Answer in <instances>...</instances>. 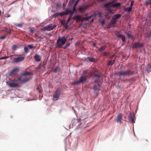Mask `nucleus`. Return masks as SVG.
<instances>
[{
	"label": "nucleus",
	"mask_w": 151,
	"mask_h": 151,
	"mask_svg": "<svg viewBox=\"0 0 151 151\" xmlns=\"http://www.w3.org/2000/svg\"><path fill=\"white\" fill-rule=\"evenodd\" d=\"M151 37V30L147 33L146 37L149 38Z\"/></svg>",
	"instance_id": "nucleus-31"
},
{
	"label": "nucleus",
	"mask_w": 151,
	"mask_h": 151,
	"mask_svg": "<svg viewBox=\"0 0 151 151\" xmlns=\"http://www.w3.org/2000/svg\"><path fill=\"white\" fill-rule=\"evenodd\" d=\"M70 45V42H67L65 44V46H64L63 48L64 49H66Z\"/></svg>",
	"instance_id": "nucleus-29"
},
{
	"label": "nucleus",
	"mask_w": 151,
	"mask_h": 151,
	"mask_svg": "<svg viewBox=\"0 0 151 151\" xmlns=\"http://www.w3.org/2000/svg\"><path fill=\"white\" fill-rule=\"evenodd\" d=\"M85 61H90L91 62H95V60L93 58L90 57H88L85 59Z\"/></svg>",
	"instance_id": "nucleus-18"
},
{
	"label": "nucleus",
	"mask_w": 151,
	"mask_h": 151,
	"mask_svg": "<svg viewBox=\"0 0 151 151\" xmlns=\"http://www.w3.org/2000/svg\"><path fill=\"white\" fill-rule=\"evenodd\" d=\"M74 12H73L71 10H70V12H69V16L70 17H72L73 14Z\"/></svg>",
	"instance_id": "nucleus-44"
},
{
	"label": "nucleus",
	"mask_w": 151,
	"mask_h": 151,
	"mask_svg": "<svg viewBox=\"0 0 151 151\" xmlns=\"http://www.w3.org/2000/svg\"><path fill=\"white\" fill-rule=\"evenodd\" d=\"M91 16H89L88 17H87L86 18H85V20H86V21H89L90 19H91Z\"/></svg>",
	"instance_id": "nucleus-46"
},
{
	"label": "nucleus",
	"mask_w": 151,
	"mask_h": 151,
	"mask_svg": "<svg viewBox=\"0 0 151 151\" xmlns=\"http://www.w3.org/2000/svg\"><path fill=\"white\" fill-rule=\"evenodd\" d=\"M116 74L120 77L122 76L123 77L125 76L124 71L122 70L119 71L116 73Z\"/></svg>",
	"instance_id": "nucleus-16"
},
{
	"label": "nucleus",
	"mask_w": 151,
	"mask_h": 151,
	"mask_svg": "<svg viewBox=\"0 0 151 151\" xmlns=\"http://www.w3.org/2000/svg\"><path fill=\"white\" fill-rule=\"evenodd\" d=\"M116 58L115 57L113 60H109L107 62V64L108 65H112L115 63Z\"/></svg>",
	"instance_id": "nucleus-17"
},
{
	"label": "nucleus",
	"mask_w": 151,
	"mask_h": 151,
	"mask_svg": "<svg viewBox=\"0 0 151 151\" xmlns=\"http://www.w3.org/2000/svg\"><path fill=\"white\" fill-rule=\"evenodd\" d=\"M23 24L22 23L19 24L15 25V26L17 27H22Z\"/></svg>",
	"instance_id": "nucleus-41"
},
{
	"label": "nucleus",
	"mask_w": 151,
	"mask_h": 151,
	"mask_svg": "<svg viewBox=\"0 0 151 151\" xmlns=\"http://www.w3.org/2000/svg\"><path fill=\"white\" fill-rule=\"evenodd\" d=\"M60 22L62 25H63V26L65 25L66 24L65 23V20H60Z\"/></svg>",
	"instance_id": "nucleus-33"
},
{
	"label": "nucleus",
	"mask_w": 151,
	"mask_h": 151,
	"mask_svg": "<svg viewBox=\"0 0 151 151\" xmlns=\"http://www.w3.org/2000/svg\"><path fill=\"white\" fill-rule=\"evenodd\" d=\"M24 56H21L20 55L19 57L17 58H14L13 59V62L14 63H18L23 61L24 59Z\"/></svg>",
	"instance_id": "nucleus-8"
},
{
	"label": "nucleus",
	"mask_w": 151,
	"mask_h": 151,
	"mask_svg": "<svg viewBox=\"0 0 151 151\" xmlns=\"http://www.w3.org/2000/svg\"><path fill=\"white\" fill-rule=\"evenodd\" d=\"M104 17L105 19L109 20L111 17V15L109 14V13H107L105 14Z\"/></svg>",
	"instance_id": "nucleus-26"
},
{
	"label": "nucleus",
	"mask_w": 151,
	"mask_h": 151,
	"mask_svg": "<svg viewBox=\"0 0 151 151\" xmlns=\"http://www.w3.org/2000/svg\"><path fill=\"white\" fill-rule=\"evenodd\" d=\"M105 22L104 20H102L101 22V24L102 25H103L105 24Z\"/></svg>",
	"instance_id": "nucleus-53"
},
{
	"label": "nucleus",
	"mask_w": 151,
	"mask_h": 151,
	"mask_svg": "<svg viewBox=\"0 0 151 151\" xmlns=\"http://www.w3.org/2000/svg\"><path fill=\"white\" fill-rule=\"evenodd\" d=\"M121 5V4L119 3H117L115 4H113L111 6L114 7H119Z\"/></svg>",
	"instance_id": "nucleus-23"
},
{
	"label": "nucleus",
	"mask_w": 151,
	"mask_h": 151,
	"mask_svg": "<svg viewBox=\"0 0 151 151\" xmlns=\"http://www.w3.org/2000/svg\"><path fill=\"white\" fill-rule=\"evenodd\" d=\"M125 33L127 35L128 37L131 38L132 39L133 38V36L129 32H125Z\"/></svg>",
	"instance_id": "nucleus-28"
},
{
	"label": "nucleus",
	"mask_w": 151,
	"mask_h": 151,
	"mask_svg": "<svg viewBox=\"0 0 151 151\" xmlns=\"http://www.w3.org/2000/svg\"><path fill=\"white\" fill-rule=\"evenodd\" d=\"M106 48V46L105 45H103L102 46L101 48H99V51L101 52L104 50Z\"/></svg>",
	"instance_id": "nucleus-25"
},
{
	"label": "nucleus",
	"mask_w": 151,
	"mask_h": 151,
	"mask_svg": "<svg viewBox=\"0 0 151 151\" xmlns=\"http://www.w3.org/2000/svg\"><path fill=\"white\" fill-rule=\"evenodd\" d=\"M76 5H74L73 6V10L72 11L73 12H75L76 11Z\"/></svg>",
	"instance_id": "nucleus-48"
},
{
	"label": "nucleus",
	"mask_w": 151,
	"mask_h": 151,
	"mask_svg": "<svg viewBox=\"0 0 151 151\" xmlns=\"http://www.w3.org/2000/svg\"><path fill=\"white\" fill-rule=\"evenodd\" d=\"M24 50L26 53H27L28 52V47H24Z\"/></svg>",
	"instance_id": "nucleus-32"
},
{
	"label": "nucleus",
	"mask_w": 151,
	"mask_h": 151,
	"mask_svg": "<svg viewBox=\"0 0 151 151\" xmlns=\"http://www.w3.org/2000/svg\"><path fill=\"white\" fill-rule=\"evenodd\" d=\"M125 76H129L134 74V72L132 70H128L124 71Z\"/></svg>",
	"instance_id": "nucleus-14"
},
{
	"label": "nucleus",
	"mask_w": 151,
	"mask_h": 151,
	"mask_svg": "<svg viewBox=\"0 0 151 151\" xmlns=\"http://www.w3.org/2000/svg\"><path fill=\"white\" fill-rule=\"evenodd\" d=\"M146 4L147 5H148V4H150V0L147 1L146 2Z\"/></svg>",
	"instance_id": "nucleus-55"
},
{
	"label": "nucleus",
	"mask_w": 151,
	"mask_h": 151,
	"mask_svg": "<svg viewBox=\"0 0 151 151\" xmlns=\"http://www.w3.org/2000/svg\"><path fill=\"white\" fill-rule=\"evenodd\" d=\"M63 26L65 27V29H67L68 27V24H65V25H64Z\"/></svg>",
	"instance_id": "nucleus-58"
},
{
	"label": "nucleus",
	"mask_w": 151,
	"mask_h": 151,
	"mask_svg": "<svg viewBox=\"0 0 151 151\" xmlns=\"http://www.w3.org/2000/svg\"><path fill=\"white\" fill-rule=\"evenodd\" d=\"M34 58L36 61L38 62L41 60V58L40 56L37 54H36L34 56Z\"/></svg>",
	"instance_id": "nucleus-19"
},
{
	"label": "nucleus",
	"mask_w": 151,
	"mask_h": 151,
	"mask_svg": "<svg viewBox=\"0 0 151 151\" xmlns=\"http://www.w3.org/2000/svg\"><path fill=\"white\" fill-rule=\"evenodd\" d=\"M70 12V10L69 11L68 9H66L65 11V12H64L65 15H67L69 14V13Z\"/></svg>",
	"instance_id": "nucleus-36"
},
{
	"label": "nucleus",
	"mask_w": 151,
	"mask_h": 151,
	"mask_svg": "<svg viewBox=\"0 0 151 151\" xmlns=\"http://www.w3.org/2000/svg\"><path fill=\"white\" fill-rule=\"evenodd\" d=\"M132 9V7H131L130 6L127 8V11L128 12H130V11H131Z\"/></svg>",
	"instance_id": "nucleus-50"
},
{
	"label": "nucleus",
	"mask_w": 151,
	"mask_h": 151,
	"mask_svg": "<svg viewBox=\"0 0 151 151\" xmlns=\"http://www.w3.org/2000/svg\"><path fill=\"white\" fill-rule=\"evenodd\" d=\"M113 3L112 2H110L109 3H106L104 5L105 7L106 8H109L110 6H111V5Z\"/></svg>",
	"instance_id": "nucleus-27"
},
{
	"label": "nucleus",
	"mask_w": 151,
	"mask_h": 151,
	"mask_svg": "<svg viewBox=\"0 0 151 151\" xmlns=\"http://www.w3.org/2000/svg\"><path fill=\"white\" fill-rule=\"evenodd\" d=\"M58 15H59V13H55L52 15V17H57Z\"/></svg>",
	"instance_id": "nucleus-45"
},
{
	"label": "nucleus",
	"mask_w": 151,
	"mask_h": 151,
	"mask_svg": "<svg viewBox=\"0 0 151 151\" xmlns=\"http://www.w3.org/2000/svg\"><path fill=\"white\" fill-rule=\"evenodd\" d=\"M72 17H70V16H69V17L68 19L70 21L71 20V19H72Z\"/></svg>",
	"instance_id": "nucleus-64"
},
{
	"label": "nucleus",
	"mask_w": 151,
	"mask_h": 151,
	"mask_svg": "<svg viewBox=\"0 0 151 151\" xmlns=\"http://www.w3.org/2000/svg\"><path fill=\"white\" fill-rule=\"evenodd\" d=\"M109 13V14L111 15V14H114V12H113V11L112 10H110Z\"/></svg>",
	"instance_id": "nucleus-49"
},
{
	"label": "nucleus",
	"mask_w": 151,
	"mask_h": 151,
	"mask_svg": "<svg viewBox=\"0 0 151 151\" xmlns=\"http://www.w3.org/2000/svg\"><path fill=\"white\" fill-rule=\"evenodd\" d=\"M60 89H58L55 92L53 96V100L56 101L58 100L60 97Z\"/></svg>",
	"instance_id": "nucleus-6"
},
{
	"label": "nucleus",
	"mask_w": 151,
	"mask_h": 151,
	"mask_svg": "<svg viewBox=\"0 0 151 151\" xmlns=\"http://www.w3.org/2000/svg\"><path fill=\"white\" fill-rule=\"evenodd\" d=\"M88 70H85L83 71L82 75H87V73H88Z\"/></svg>",
	"instance_id": "nucleus-37"
},
{
	"label": "nucleus",
	"mask_w": 151,
	"mask_h": 151,
	"mask_svg": "<svg viewBox=\"0 0 151 151\" xmlns=\"http://www.w3.org/2000/svg\"><path fill=\"white\" fill-rule=\"evenodd\" d=\"M79 10L80 11L83 12L84 10V8L82 6H80L79 7Z\"/></svg>",
	"instance_id": "nucleus-39"
},
{
	"label": "nucleus",
	"mask_w": 151,
	"mask_h": 151,
	"mask_svg": "<svg viewBox=\"0 0 151 151\" xmlns=\"http://www.w3.org/2000/svg\"><path fill=\"white\" fill-rule=\"evenodd\" d=\"M93 76L95 77H96L98 79H99L100 78L99 75L96 73H94L93 74Z\"/></svg>",
	"instance_id": "nucleus-38"
},
{
	"label": "nucleus",
	"mask_w": 151,
	"mask_h": 151,
	"mask_svg": "<svg viewBox=\"0 0 151 151\" xmlns=\"http://www.w3.org/2000/svg\"><path fill=\"white\" fill-rule=\"evenodd\" d=\"M18 47V46L15 45H14L12 47V49L13 50H17V48Z\"/></svg>",
	"instance_id": "nucleus-34"
},
{
	"label": "nucleus",
	"mask_w": 151,
	"mask_h": 151,
	"mask_svg": "<svg viewBox=\"0 0 151 151\" xmlns=\"http://www.w3.org/2000/svg\"><path fill=\"white\" fill-rule=\"evenodd\" d=\"M102 54H103V56H106L107 55H109V53H108L107 52H103L102 53Z\"/></svg>",
	"instance_id": "nucleus-43"
},
{
	"label": "nucleus",
	"mask_w": 151,
	"mask_h": 151,
	"mask_svg": "<svg viewBox=\"0 0 151 151\" xmlns=\"http://www.w3.org/2000/svg\"><path fill=\"white\" fill-rule=\"evenodd\" d=\"M73 18L74 20L76 21V22H83L85 19V18L83 17L82 16L78 15H77L74 16Z\"/></svg>",
	"instance_id": "nucleus-3"
},
{
	"label": "nucleus",
	"mask_w": 151,
	"mask_h": 151,
	"mask_svg": "<svg viewBox=\"0 0 151 151\" xmlns=\"http://www.w3.org/2000/svg\"><path fill=\"white\" fill-rule=\"evenodd\" d=\"M147 70L148 72L151 71V65L148 64L147 67Z\"/></svg>",
	"instance_id": "nucleus-30"
},
{
	"label": "nucleus",
	"mask_w": 151,
	"mask_h": 151,
	"mask_svg": "<svg viewBox=\"0 0 151 151\" xmlns=\"http://www.w3.org/2000/svg\"><path fill=\"white\" fill-rule=\"evenodd\" d=\"M143 46V44L142 43L135 42L134 43V45L132 46V48H139L142 47Z\"/></svg>",
	"instance_id": "nucleus-12"
},
{
	"label": "nucleus",
	"mask_w": 151,
	"mask_h": 151,
	"mask_svg": "<svg viewBox=\"0 0 151 151\" xmlns=\"http://www.w3.org/2000/svg\"><path fill=\"white\" fill-rule=\"evenodd\" d=\"M128 119L129 122L131 123H134V113L131 112L128 115Z\"/></svg>",
	"instance_id": "nucleus-9"
},
{
	"label": "nucleus",
	"mask_w": 151,
	"mask_h": 151,
	"mask_svg": "<svg viewBox=\"0 0 151 151\" xmlns=\"http://www.w3.org/2000/svg\"><path fill=\"white\" fill-rule=\"evenodd\" d=\"M67 41V38L65 36L59 37L57 40V44L56 45V48L62 47V46L65 44Z\"/></svg>",
	"instance_id": "nucleus-1"
},
{
	"label": "nucleus",
	"mask_w": 151,
	"mask_h": 151,
	"mask_svg": "<svg viewBox=\"0 0 151 151\" xmlns=\"http://www.w3.org/2000/svg\"><path fill=\"white\" fill-rule=\"evenodd\" d=\"M59 15H60V16L62 17L64 15H65V13L64 12H63L59 13Z\"/></svg>",
	"instance_id": "nucleus-40"
},
{
	"label": "nucleus",
	"mask_w": 151,
	"mask_h": 151,
	"mask_svg": "<svg viewBox=\"0 0 151 151\" xmlns=\"http://www.w3.org/2000/svg\"><path fill=\"white\" fill-rule=\"evenodd\" d=\"M75 0H70V2L72 3H73L74 2Z\"/></svg>",
	"instance_id": "nucleus-63"
},
{
	"label": "nucleus",
	"mask_w": 151,
	"mask_h": 151,
	"mask_svg": "<svg viewBox=\"0 0 151 151\" xmlns=\"http://www.w3.org/2000/svg\"><path fill=\"white\" fill-rule=\"evenodd\" d=\"M122 115L121 113H119L117 115L116 121L119 124H121L122 122Z\"/></svg>",
	"instance_id": "nucleus-11"
},
{
	"label": "nucleus",
	"mask_w": 151,
	"mask_h": 151,
	"mask_svg": "<svg viewBox=\"0 0 151 151\" xmlns=\"http://www.w3.org/2000/svg\"><path fill=\"white\" fill-rule=\"evenodd\" d=\"M43 66V65H42L41 64H40L37 67V69H40L41 67Z\"/></svg>",
	"instance_id": "nucleus-47"
},
{
	"label": "nucleus",
	"mask_w": 151,
	"mask_h": 151,
	"mask_svg": "<svg viewBox=\"0 0 151 151\" xmlns=\"http://www.w3.org/2000/svg\"><path fill=\"white\" fill-rule=\"evenodd\" d=\"M88 75H82L80 77L78 80L74 81V83H72L73 85L77 84L78 85L80 83H83L86 80Z\"/></svg>",
	"instance_id": "nucleus-2"
},
{
	"label": "nucleus",
	"mask_w": 151,
	"mask_h": 151,
	"mask_svg": "<svg viewBox=\"0 0 151 151\" xmlns=\"http://www.w3.org/2000/svg\"><path fill=\"white\" fill-rule=\"evenodd\" d=\"M8 57H6V56H5V57H2L1 58V59H7V58H8Z\"/></svg>",
	"instance_id": "nucleus-56"
},
{
	"label": "nucleus",
	"mask_w": 151,
	"mask_h": 151,
	"mask_svg": "<svg viewBox=\"0 0 151 151\" xmlns=\"http://www.w3.org/2000/svg\"><path fill=\"white\" fill-rule=\"evenodd\" d=\"M121 17V15L119 14H117L114 15L113 18L112 19L116 21V20L119 18Z\"/></svg>",
	"instance_id": "nucleus-20"
},
{
	"label": "nucleus",
	"mask_w": 151,
	"mask_h": 151,
	"mask_svg": "<svg viewBox=\"0 0 151 151\" xmlns=\"http://www.w3.org/2000/svg\"><path fill=\"white\" fill-rule=\"evenodd\" d=\"M99 17L101 18L102 17V14L101 12H99L98 14Z\"/></svg>",
	"instance_id": "nucleus-54"
},
{
	"label": "nucleus",
	"mask_w": 151,
	"mask_h": 151,
	"mask_svg": "<svg viewBox=\"0 0 151 151\" xmlns=\"http://www.w3.org/2000/svg\"><path fill=\"white\" fill-rule=\"evenodd\" d=\"M29 29H30V32L32 33H33L34 31V30H33L32 28L30 27L29 28Z\"/></svg>",
	"instance_id": "nucleus-52"
},
{
	"label": "nucleus",
	"mask_w": 151,
	"mask_h": 151,
	"mask_svg": "<svg viewBox=\"0 0 151 151\" xmlns=\"http://www.w3.org/2000/svg\"><path fill=\"white\" fill-rule=\"evenodd\" d=\"M19 70V69L18 68H13L12 70L10 72L9 75L10 76H14L17 73H18Z\"/></svg>",
	"instance_id": "nucleus-10"
},
{
	"label": "nucleus",
	"mask_w": 151,
	"mask_h": 151,
	"mask_svg": "<svg viewBox=\"0 0 151 151\" xmlns=\"http://www.w3.org/2000/svg\"><path fill=\"white\" fill-rule=\"evenodd\" d=\"M31 74H32V73L31 72L26 71V72H24L23 73H22L21 74V76H24L28 75Z\"/></svg>",
	"instance_id": "nucleus-24"
},
{
	"label": "nucleus",
	"mask_w": 151,
	"mask_h": 151,
	"mask_svg": "<svg viewBox=\"0 0 151 151\" xmlns=\"http://www.w3.org/2000/svg\"><path fill=\"white\" fill-rule=\"evenodd\" d=\"M80 0H77V1H76L75 4V5H77L78 4V2L80 1Z\"/></svg>",
	"instance_id": "nucleus-59"
},
{
	"label": "nucleus",
	"mask_w": 151,
	"mask_h": 151,
	"mask_svg": "<svg viewBox=\"0 0 151 151\" xmlns=\"http://www.w3.org/2000/svg\"><path fill=\"white\" fill-rule=\"evenodd\" d=\"M70 21V20L68 19V20L66 22H65L66 24H68V23Z\"/></svg>",
	"instance_id": "nucleus-62"
},
{
	"label": "nucleus",
	"mask_w": 151,
	"mask_h": 151,
	"mask_svg": "<svg viewBox=\"0 0 151 151\" xmlns=\"http://www.w3.org/2000/svg\"><path fill=\"white\" fill-rule=\"evenodd\" d=\"M59 69L58 68H57L55 69L54 70V71L55 72H56Z\"/></svg>",
	"instance_id": "nucleus-61"
},
{
	"label": "nucleus",
	"mask_w": 151,
	"mask_h": 151,
	"mask_svg": "<svg viewBox=\"0 0 151 151\" xmlns=\"http://www.w3.org/2000/svg\"><path fill=\"white\" fill-rule=\"evenodd\" d=\"M18 81L17 80L14 79L13 83L9 81L6 82L7 84L11 88L15 87L18 86Z\"/></svg>",
	"instance_id": "nucleus-4"
},
{
	"label": "nucleus",
	"mask_w": 151,
	"mask_h": 151,
	"mask_svg": "<svg viewBox=\"0 0 151 151\" xmlns=\"http://www.w3.org/2000/svg\"><path fill=\"white\" fill-rule=\"evenodd\" d=\"M56 27L55 25H52V24H50L45 26L43 29L45 30L49 31L53 29Z\"/></svg>",
	"instance_id": "nucleus-7"
},
{
	"label": "nucleus",
	"mask_w": 151,
	"mask_h": 151,
	"mask_svg": "<svg viewBox=\"0 0 151 151\" xmlns=\"http://www.w3.org/2000/svg\"><path fill=\"white\" fill-rule=\"evenodd\" d=\"M61 4L58 3L56 4V8L57 9H58L61 7Z\"/></svg>",
	"instance_id": "nucleus-35"
},
{
	"label": "nucleus",
	"mask_w": 151,
	"mask_h": 151,
	"mask_svg": "<svg viewBox=\"0 0 151 151\" xmlns=\"http://www.w3.org/2000/svg\"><path fill=\"white\" fill-rule=\"evenodd\" d=\"M6 37L5 35L0 37V38L1 40H4L5 39Z\"/></svg>",
	"instance_id": "nucleus-51"
},
{
	"label": "nucleus",
	"mask_w": 151,
	"mask_h": 151,
	"mask_svg": "<svg viewBox=\"0 0 151 151\" xmlns=\"http://www.w3.org/2000/svg\"><path fill=\"white\" fill-rule=\"evenodd\" d=\"M4 31L6 32L7 34H12V32L10 29H8V28L6 27H4Z\"/></svg>",
	"instance_id": "nucleus-21"
},
{
	"label": "nucleus",
	"mask_w": 151,
	"mask_h": 151,
	"mask_svg": "<svg viewBox=\"0 0 151 151\" xmlns=\"http://www.w3.org/2000/svg\"><path fill=\"white\" fill-rule=\"evenodd\" d=\"M30 78L29 77H26L23 79L22 81H21L23 83H25L28 81L30 79ZM19 80L21 81L20 79L19 78Z\"/></svg>",
	"instance_id": "nucleus-22"
},
{
	"label": "nucleus",
	"mask_w": 151,
	"mask_h": 151,
	"mask_svg": "<svg viewBox=\"0 0 151 151\" xmlns=\"http://www.w3.org/2000/svg\"><path fill=\"white\" fill-rule=\"evenodd\" d=\"M80 42L79 41H77L76 43V44H75V45H79L80 44Z\"/></svg>",
	"instance_id": "nucleus-60"
},
{
	"label": "nucleus",
	"mask_w": 151,
	"mask_h": 151,
	"mask_svg": "<svg viewBox=\"0 0 151 151\" xmlns=\"http://www.w3.org/2000/svg\"><path fill=\"white\" fill-rule=\"evenodd\" d=\"M116 22L117 21L112 20L107 24V28L109 29L112 27H114Z\"/></svg>",
	"instance_id": "nucleus-13"
},
{
	"label": "nucleus",
	"mask_w": 151,
	"mask_h": 151,
	"mask_svg": "<svg viewBox=\"0 0 151 151\" xmlns=\"http://www.w3.org/2000/svg\"><path fill=\"white\" fill-rule=\"evenodd\" d=\"M99 83H97V85H94L93 88V89L94 91V92H97L99 90V87H100Z\"/></svg>",
	"instance_id": "nucleus-15"
},
{
	"label": "nucleus",
	"mask_w": 151,
	"mask_h": 151,
	"mask_svg": "<svg viewBox=\"0 0 151 151\" xmlns=\"http://www.w3.org/2000/svg\"><path fill=\"white\" fill-rule=\"evenodd\" d=\"M27 46L28 47V48H29L30 49H32L33 48H34V49L35 48V47H34L32 46L29 45H28Z\"/></svg>",
	"instance_id": "nucleus-42"
},
{
	"label": "nucleus",
	"mask_w": 151,
	"mask_h": 151,
	"mask_svg": "<svg viewBox=\"0 0 151 151\" xmlns=\"http://www.w3.org/2000/svg\"><path fill=\"white\" fill-rule=\"evenodd\" d=\"M134 1H132L131 2L130 6L131 7H132V6L134 4Z\"/></svg>",
	"instance_id": "nucleus-57"
},
{
	"label": "nucleus",
	"mask_w": 151,
	"mask_h": 151,
	"mask_svg": "<svg viewBox=\"0 0 151 151\" xmlns=\"http://www.w3.org/2000/svg\"><path fill=\"white\" fill-rule=\"evenodd\" d=\"M114 34L118 37L121 38L122 41L123 42H124L125 41V35L121 34L120 32L115 31H114Z\"/></svg>",
	"instance_id": "nucleus-5"
}]
</instances>
